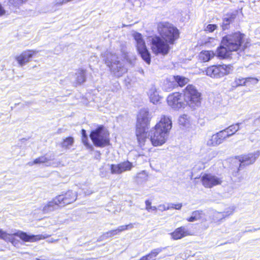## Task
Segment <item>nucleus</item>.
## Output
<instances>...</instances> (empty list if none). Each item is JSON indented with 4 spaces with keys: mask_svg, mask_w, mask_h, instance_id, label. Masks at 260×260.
I'll return each mask as SVG.
<instances>
[{
    "mask_svg": "<svg viewBox=\"0 0 260 260\" xmlns=\"http://www.w3.org/2000/svg\"><path fill=\"white\" fill-rule=\"evenodd\" d=\"M172 126L171 118L164 115L159 121L148 133V137L152 145L156 147L165 144L168 138Z\"/></svg>",
    "mask_w": 260,
    "mask_h": 260,
    "instance_id": "f257e3e1",
    "label": "nucleus"
},
{
    "mask_svg": "<svg viewBox=\"0 0 260 260\" xmlns=\"http://www.w3.org/2000/svg\"><path fill=\"white\" fill-rule=\"evenodd\" d=\"M77 193L72 190H69L64 194L59 195L49 202L43 207L42 211L44 213H48L59 207H64L75 201Z\"/></svg>",
    "mask_w": 260,
    "mask_h": 260,
    "instance_id": "f03ea898",
    "label": "nucleus"
},
{
    "mask_svg": "<svg viewBox=\"0 0 260 260\" xmlns=\"http://www.w3.org/2000/svg\"><path fill=\"white\" fill-rule=\"evenodd\" d=\"M103 60L110 71L116 77L122 76L127 70L115 53L107 51L103 54Z\"/></svg>",
    "mask_w": 260,
    "mask_h": 260,
    "instance_id": "7ed1b4c3",
    "label": "nucleus"
},
{
    "mask_svg": "<svg viewBox=\"0 0 260 260\" xmlns=\"http://www.w3.org/2000/svg\"><path fill=\"white\" fill-rule=\"evenodd\" d=\"M151 119L150 115H137L135 133L138 142L141 147L144 145L147 138V132Z\"/></svg>",
    "mask_w": 260,
    "mask_h": 260,
    "instance_id": "20e7f679",
    "label": "nucleus"
},
{
    "mask_svg": "<svg viewBox=\"0 0 260 260\" xmlns=\"http://www.w3.org/2000/svg\"><path fill=\"white\" fill-rule=\"evenodd\" d=\"M244 35L239 32L228 35L222 38L221 44L228 47L230 51H244L248 43L244 44Z\"/></svg>",
    "mask_w": 260,
    "mask_h": 260,
    "instance_id": "39448f33",
    "label": "nucleus"
},
{
    "mask_svg": "<svg viewBox=\"0 0 260 260\" xmlns=\"http://www.w3.org/2000/svg\"><path fill=\"white\" fill-rule=\"evenodd\" d=\"M158 31L162 39L170 44H174L179 38V31L173 24L168 22L160 23L158 25Z\"/></svg>",
    "mask_w": 260,
    "mask_h": 260,
    "instance_id": "423d86ee",
    "label": "nucleus"
},
{
    "mask_svg": "<svg viewBox=\"0 0 260 260\" xmlns=\"http://www.w3.org/2000/svg\"><path fill=\"white\" fill-rule=\"evenodd\" d=\"M201 96V93L192 85H187L184 90V101L192 109H196L200 106Z\"/></svg>",
    "mask_w": 260,
    "mask_h": 260,
    "instance_id": "0eeeda50",
    "label": "nucleus"
},
{
    "mask_svg": "<svg viewBox=\"0 0 260 260\" xmlns=\"http://www.w3.org/2000/svg\"><path fill=\"white\" fill-rule=\"evenodd\" d=\"M90 138L96 147H104L110 143L109 134L102 125L92 131Z\"/></svg>",
    "mask_w": 260,
    "mask_h": 260,
    "instance_id": "6e6552de",
    "label": "nucleus"
},
{
    "mask_svg": "<svg viewBox=\"0 0 260 260\" xmlns=\"http://www.w3.org/2000/svg\"><path fill=\"white\" fill-rule=\"evenodd\" d=\"M149 41L151 44L152 51L155 54L166 55L169 52L170 43L162 39L161 36L151 37L149 38Z\"/></svg>",
    "mask_w": 260,
    "mask_h": 260,
    "instance_id": "1a4fd4ad",
    "label": "nucleus"
},
{
    "mask_svg": "<svg viewBox=\"0 0 260 260\" xmlns=\"http://www.w3.org/2000/svg\"><path fill=\"white\" fill-rule=\"evenodd\" d=\"M15 236L19 237L20 239L24 242H36L42 239H45L48 237V236L46 235H30L27 234L25 232L19 231L12 234H10L8 237V239L7 240L8 241L11 242L12 244L15 246H16V245H17L19 243V241L15 239Z\"/></svg>",
    "mask_w": 260,
    "mask_h": 260,
    "instance_id": "9d476101",
    "label": "nucleus"
},
{
    "mask_svg": "<svg viewBox=\"0 0 260 260\" xmlns=\"http://www.w3.org/2000/svg\"><path fill=\"white\" fill-rule=\"evenodd\" d=\"M133 37L136 41L137 50L142 59L148 64L150 63V54L147 49L144 40L141 34L135 32Z\"/></svg>",
    "mask_w": 260,
    "mask_h": 260,
    "instance_id": "9b49d317",
    "label": "nucleus"
},
{
    "mask_svg": "<svg viewBox=\"0 0 260 260\" xmlns=\"http://www.w3.org/2000/svg\"><path fill=\"white\" fill-rule=\"evenodd\" d=\"M230 67L226 65L210 66L206 70V75L212 78H219L230 73Z\"/></svg>",
    "mask_w": 260,
    "mask_h": 260,
    "instance_id": "f8f14e48",
    "label": "nucleus"
},
{
    "mask_svg": "<svg viewBox=\"0 0 260 260\" xmlns=\"http://www.w3.org/2000/svg\"><path fill=\"white\" fill-rule=\"evenodd\" d=\"M259 155L260 151L257 150L253 153L239 156V161L240 162L239 170L242 168L243 167L253 164Z\"/></svg>",
    "mask_w": 260,
    "mask_h": 260,
    "instance_id": "ddd939ff",
    "label": "nucleus"
},
{
    "mask_svg": "<svg viewBox=\"0 0 260 260\" xmlns=\"http://www.w3.org/2000/svg\"><path fill=\"white\" fill-rule=\"evenodd\" d=\"M203 185L206 188H212L214 186L220 184L221 179L211 174H205L201 178Z\"/></svg>",
    "mask_w": 260,
    "mask_h": 260,
    "instance_id": "4468645a",
    "label": "nucleus"
},
{
    "mask_svg": "<svg viewBox=\"0 0 260 260\" xmlns=\"http://www.w3.org/2000/svg\"><path fill=\"white\" fill-rule=\"evenodd\" d=\"M133 167V164L127 160L118 164L111 165L110 170L112 174H120L124 172L130 171Z\"/></svg>",
    "mask_w": 260,
    "mask_h": 260,
    "instance_id": "2eb2a0df",
    "label": "nucleus"
},
{
    "mask_svg": "<svg viewBox=\"0 0 260 260\" xmlns=\"http://www.w3.org/2000/svg\"><path fill=\"white\" fill-rule=\"evenodd\" d=\"M168 105L174 109L183 108L185 105L182 102L181 95L179 92H175L169 95L167 98Z\"/></svg>",
    "mask_w": 260,
    "mask_h": 260,
    "instance_id": "dca6fc26",
    "label": "nucleus"
},
{
    "mask_svg": "<svg viewBox=\"0 0 260 260\" xmlns=\"http://www.w3.org/2000/svg\"><path fill=\"white\" fill-rule=\"evenodd\" d=\"M37 53L35 50H27L22 52L19 56L16 57L18 63L23 66L26 63L30 61L32 57Z\"/></svg>",
    "mask_w": 260,
    "mask_h": 260,
    "instance_id": "f3484780",
    "label": "nucleus"
},
{
    "mask_svg": "<svg viewBox=\"0 0 260 260\" xmlns=\"http://www.w3.org/2000/svg\"><path fill=\"white\" fill-rule=\"evenodd\" d=\"M171 235L172 239L177 240L190 235V232L186 227L182 226L177 228L171 234Z\"/></svg>",
    "mask_w": 260,
    "mask_h": 260,
    "instance_id": "a211bd4d",
    "label": "nucleus"
},
{
    "mask_svg": "<svg viewBox=\"0 0 260 260\" xmlns=\"http://www.w3.org/2000/svg\"><path fill=\"white\" fill-rule=\"evenodd\" d=\"M53 159V158H52L51 156H42L35 159L33 162H29L28 165L29 166H32L35 164H44L46 166H51L52 165L51 160Z\"/></svg>",
    "mask_w": 260,
    "mask_h": 260,
    "instance_id": "6ab92c4d",
    "label": "nucleus"
},
{
    "mask_svg": "<svg viewBox=\"0 0 260 260\" xmlns=\"http://www.w3.org/2000/svg\"><path fill=\"white\" fill-rule=\"evenodd\" d=\"M236 15L234 14L227 15L223 19L221 27L223 30L229 29L230 25L233 23L235 19Z\"/></svg>",
    "mask_w": 260,
    "mask_h": 260,
    "instance_id": "aec40b11",
    "label": "nucleus"
},
{
    "mask_svg": "<svg viewBox=\"0 0 260 260\" xmlns=\"http://www.w3.org/2000/svg\"><path fill=\"white\" fill-rule=\"evenodd\" d=\"M231 52L227 47L224 46L223 44H221V46L217 49L216 54L218 57L225 58L230 56Z\"/></svg>",
    "mask_w": 260,
    "mask_h": 260,
    "instance_id": "412c9836",
    "label": "nucleus"
},
{
    "mask_svg": "<svg viewBox=\"0 0 260 260\" xmlns=\"http://www.w3.org/2000/svg\"><path fill=\"white\" fill-rule=\"evenodd\" d=\"M165 248L159 247L154 249L151 252L145 256H143V260H156V257Z\"/></svg>",
    "mask_w": 260,
    "mask_h": 260,
    "instance_id": "4be33fe9",
    "label": "nucleus"
},
{
    "mask_svg": "<svg viewBox=\"0 0 260 260\" xmlns=\"http://www.w3.org/2000/svg\"><path fill=\"white\" fill-rule=\"evenodd\" d=\"M76 84L80 85L86 80V71L83 69L78 70L75 75Z\"/></svg>",
    "mask_w": 260,
    "mask_h": 260,
    "instance_id": "5701e85b",
    "label": "nucleus"
},
{
    "mask_svg": "<svg viewBox=\"0 0 260 260\" xmlns=\"http://www.w3.org/2000/svg\"><path fill=\"white\" fill-rule=\"evenodd\" d=\"M149 95L150 101L154 104H157L160 103L161 98L159 96L158 92L154 88H152L149 91Z\"/></svg>",
    "mask_w": 260,
    "mask_h": 260,
    "instance_id": "b1692460",
    "label": "nucleus"
},
{
    "mask_svg": "<svg viewBox=\"0 0 260 260\" xmlns=\"http://www.w3.org/2000/svg\"><path fill=\"white\" fill-rule=\"evenodd\" d=\"M222 143L220 137L217 134L213 135L207 141V145L209 146H216Z\"/></svg>",
    "mask_w": 260,
    "mask_h": 260,
    "instance_id": "393cba45",
    "label": "nucleus"
},
{
    "mask_svg": "<svg viewBox=\"0 0 260 260\" xmlns=\"http://www.w3.org/2000/svg\"><path fill=\"white\" fill-rule=\"evenodd\" d=\"M178 122L182 128H187L190 125V120L188 118V115H181L178 119Z\"/></svg>",
    "mask_w": 260,
    "mask_h": 260,
    "instance_id": "a878e982",
    "label": "nucleus"
},
{
    "mask_svg": "<svg viewBox=\"0 0 260 260\" xmlns=\"http://www.w3.org/2000/svg\"><path fill=\"white\" fill-rule=\"evenodd\" d=\"M214 53L210 51H202L200 54V58L203 61L206 62L210 60L214 56Z\"/></svg>",
    "mask_w": 260,
    "mask_h": 260,
    "instance_id": "bb28decb",
    "label": "nucleus"
},
{
    "mask_svg": "<svg viewBox=\"0 0 260 260\" xmlns=\"http://www.w3.org/2000/svg\"><path fill=\"white\" fill-rule=\"evenodd\" d=\"M202 211L196 210L192 212L190 217L187 219V220L189 222H194L197 221L201 218Z\"/></svg>",
    "mask_w": 260,
    "mask_h": 260,
    "instance_id": "cd10ccee",
    "label": "nucleus"
},
{
    "mask_svg": "<svg viewBox=\"0 0 260 260\" xmlns=\"http://www.w3.org/2000/svg\"><path fill=\"white\" fill-rule=\"evenodd\" d=\"M74 139L69 137L64 139L61 144V146L66 149H69L74 143Z\"/></svg>",
    "mask_w": 260,
    "mask_h": 260,
    "instance_id": "c85d7f7f",
    "label": "nucleus"
},
{
    "mask_svg": "<svg viewBox=\"0 0 260 260\" xmlns=\"http://www.w3.org/2000/svg\"><path fill=\"white\" fill-rule=\"evenodd\" d=\"M147 179V174L145 171H143L137 174L136 181L138 183H142Z\"/></svg>",
    "mask_w": 260,
    "mask_h": 260,
    "instance_id": "c756f323",
    "label": "nucleus"
},
{
    "mask_svg": "<svg viewBox=\"0 0 260 260\" xmlns=\"http://www.w3.org/2000/svg\"><path fill=\"white\" fill-rule=\"evenodd\" d=\"M228 133L231 134V136L234 135L238 129H239V124L237 123L235 124H233L228 128H225Z\"/></svg>",
    "mask_w": 260,
    "mask_h": 260,
    "instance_id": "7c9ffc66",
    "label": "nucleus"
},
{
    "mask_svg": "<svg viewBox=\"0 0 260 260\" xmlns=\"http://www.w3.org/2000/svg\"><path fill=\"white\" fill-rule=\"evenodd\" d=\"M217 134L220 137L222 143L223 142L225 139L231 136V134H230V133H228V131H227L226 129L222 130L217 133Z\"/></svg>",
    "mask_w": 260,
    "mask_h": 260,
    "instance_id": "2f4dec72",
    "label": "nucleus"
},
{
    "mask_svg": "<svg viewBox=\"0 0 260 260\" xmlns=\"http://www.w3.org/2000/svg\"><path fill=\"white\" fill-rule=\"evenodd\" d=\"M176 81L179 86H183L187 84L188 82V79L186 78L177 76L175 77Z\"/></svg>",
    "mask_w": 260,
    "mask_h": 260,
    "instance_id": "473e14b6",
    "label": "nucleus"
},
{
    "mask_svg": "<svg viewBox=\"0 0 260 260\" xmlns=\"http://www.w3.org/2000/svg\"><path fill=\"white\" fill-rule=\"evenodd\" d=\"M217 155V151L210 149V150L208 151V154L206 155V157L205 158L204 161L205 162L211 160L212 158H214Z\"/></svg>",
    "mask_w": 260,
    "mask_h": 260,
    "instance_id": "72a5a7b5",
    "label": "nucleus"
},
{
    "mask_svg": "<svg viewBox=\"0 0 260 260\" xmlns=\"http://www.w3.org/2000/svg\"><path fill=\"white\" fill-rule=\"evenodd\" d=\"M82 141L83 144L86 147V148L88 149L93 150V146L88 142V137H84L82 138Z\"/></svg>",
    "mask_w": 260,
    "mask_h": 260,
    "instance_id": "f704fd0d",
    "label": "nucleus"
},
{
    "mask_svg": "<svg viewBox=\"0 0 260 260\" xmlns=\"http://www.w3.org/2000/svg\"><path fill=\"white\" fill-rule=\"evenodd\" d=\"M146 204V210H147L148 212H150L151 210L155 211L157 209V208L155 206H152L151 205V203L149 200H146L145 201Z\"/></svg>",
    "mask_w": 260,
    "mask_h": 260,
    "instance_id": "c9c22d12",
    "label": "nucleus"
},
{
    "mask_svg": "<svg viewBox=\"0 0 260 260\" xmlns=\"http://www.w3.org/2000/svg\"><path fill=\"white\" fill-rule=\"evenodd\" d=\"M217 28V26L216 24H208L205 28L206 31L209 32H212Z\"/></svg>",
    "mask_w": 260,
    "mask_h": 260,
    "instance_id": "e433bc0d",
    "label": "nucleus"
},
{
    "mask_svg": "<svg viewBox=\"0 0 260 260\" xmlns=\"http://www.w3.org/2000/svg\"><path fill=\"white\" fill-rule=\"evenodd\" d=\"M235 208L234 207H230L226 208L225 211L223 212V213H224L225 217L232 214Z\"/></svg>",
    "mask_w": 260,
    "mask_h": 260,
    "instance_id": "4c0bfd02",
    "label": "nucleus"
},
{
    "mask_svg": "<svg viewBox=\"0 0 260 260\" xmlns=\"http://www.w3.org/2000/svg\"><path fill=\"white\" fill-rule=\"evenodd\" d=\"M168 207H171V209H175L177 210H180L182 207V203H179V204L169 203V204H168Z\"/></svg>",
    "mask_w": 260,
    "mask_h": 260,
    "instance_id": "58836bf2",
    "label": "nucleus"
},
{
    "mask_svg": "<svg viewBox=\"0 0 260 260\" xmlns=\"http://www.w3.org/2000/svg\"><path fill=\"white\" fill-rule=\"evenodd\" d=\"M258 81V80L256 78H252V77H247L245 78L244 81H243V83H246V82H252L254 84H256Z\"/></svg>",
    "mask_w": 260,
    "mask_h": 260,
    "instance_id": "ea45409f",
    "label": "nucleus"
},
{
    "mask_svg": "<svg viewBox=\"0 0 260 260\" xmlns=\"http://www.w3.org/2000/svg\"><path fill=\"white\" fill-rule=\"evenodd\" d=\"M10 234H7L2 230L0 229V238L7 241Z\"/></svg>",
    "mask_w": 260,
    "mask_h": 260,
    "instance_id": "a19ab883",
    "label": "nucleus"
},
{
    "mask_svg": "<svg viewBox=\"0 0 260 260\" xmlns=\"http://www.w3.org/2000/svg\"><path fill=\"white\" fill-rule=\"evenodd\" d=\"M92 192L91 190H89L88 189H86L85 188H83L80 191H78V194L79 195H81L82 194H84L85 196L89 195L91 194Z\"/></svg>",
    "mask_w": 260,
    "mask_h": 260,
    "instance_id": "79ce46f5",
    "label": "nucleus"
},
{
    "mask_svg": "<svg viewBox=\"0 0 260 260\" xmlns=\"http://www.w3.org/2000/svg\"><path fill=\"white\" fill-rule=\"evenodd\" d=\"M245 78H239L236 79L235 82L236 83L237 85L242 86L245 84V83H243V81H244Z\"/></svg>",
    "mask_w": 260,
    "mask_h": 260,
    "instance_id": "37998d69",
    "label": "nucleus"
},
{
    "mask_svg": "<svg viewBox=\"0 0 260 260\" xmlns=\"http://www.w3.org/2000/svg\"><path fill=\"white\" fill-rule=\"evenodd\" d=\"M214 216L217 218L221 219L225 218L224 213L223 212H216L214 213Z\"/></svg>",
    "mask_w": 260,
    "mask_h": 260,
    "instance_id": "c03bdc74",
    "label": "nucleus"
},
{
    "mask_svg": "<svg viewBox=\"0 0 260 260\" xmlns=\"http://www.w3.org/2000/svg\"><path fill=\"white\" fill-rule=\"evenodd\" d=\"M112 237L110 231H108L104 233L101 237V240L106 239L108 238Z\"/></svg>",
    "mask_w": 260,
    "mask_h": 260,
    "instance_id": "a18cd8bd",
    "label": "nucleus"
},
{
    "mask_svg": "<svg viewBox=\"0 0 260 260\" xmlns=\"http://www.w3.org/2000/svg\"><path fill=\"white\" fill-rule=\"evenodd\" d=\"M158 209L159 210L162 211L171 209V207H168V205L166 206L165 205L161 204L158 206Z\"/></svg>",
    "mask_w": 260,
    "mask_h": 260,
    "instance_id": "49530a36",
    "label": "nucleus"
},
{
    "mask_svg": "<svg viewBox=\"0 0 260 260\" xmlns=\"http://www.w3.org/2000/svg\"><path fill=\"white\" fill-rule=\"evenodd\" d=\"M118 234L121 232H123L124 231L126 230V228L125 226V225H121L118 227V228L116 229Z\"/></svg>",
    "mask_w": 260,
    "mask_h": 260,
    "instance_id": "de8ad7c7",
    "label": "nucleus"
},
{
    "mask_svg": "<svg viewBox=\"0 0 260 260\" xmlns=\"http://www.w3.org/2000/svg\"><path fill=\"white\" fill-rule=\"evenodd\" d=\"M149 112L148 109L146 108H144L141 109L139 114H148Z\"/></svg>",
    "mask_w": 260,
    "mask_h": 260,
    "instance_id": "09e8293b",
    "label": "nucleus"
},
{
    "mask_svg": "<svg viewBox=\"0 0 260 260\" xmlns=\"http://www.w3.org/2000/svg\"><path fill=\"white\" fill-rule=\"evenodd\" d=\"M16 6L22 4L24 2L26 1V0H12Z\"/></svg>",
    "mask_w": 260,
    "mask_h": 260,
    "instance_id": "8fccbe9b",
    "label": "nucleus"
},
{
    "mask_svg": "<svg viewBox=\"0 0 260 260\" xmlns=\"http://www.w3.org/2000/svg\"><path fill=\"white\" fill-rule=\"evenodd\" d=\"M111 234V236L113 237L115 235L118 234V233L116 229L110 231Z\"/></svg>",
    "mask_w": 260,
    "mask_h": 260,
    "instance_id": "3c124183",
    "label": "nucleus"
},
{
    "mask_svg": "<svg viewBox=\"0 0 260 260\" xmlns=\"http://www.w3.org/2000/svg\"><path fill=\"white\" fill-rule=\"evenodd\" d=\"M125 226L126 228V230H128V229H132L134 228V225H133V223H129L127 225H125Z\"/></svg>",
    "mask_w": 260,
    "mask_h": 260,
    "instance_id": "603ef678",
    "label": "nucleus"
},
{
    "mask_svg": "<svg viewBox=\"0 0 260 260\" xmlns=\"http://www.w3.org/2000/svg\"><path fill=\"white\" fill-rule=\"evenodd\" d=\"M254 123L257 126H260V116L258 118L255 120Z\"/></svg>",
    "mask_w": 260,
    "mask_h": 260,
    "instance_id": "864d4df0",
    "label": "nucleus"
},
{
    "mask_svg": "<svg viewBox=\"0 0 260 260\" xmlns=\"http://www.w3.org/2000/svg\"><path fill=\"white\" fill-rule=\"evenodd\" d=\"M81 134H82V138L84 137H87V135L86 134V132L84 129H82Z\"/></svg>",
    "mask_w": 260,
    "mask_h": 260,
    "instance_id": "5fc2aeb1",
    "label": "nucleus"
},
{
    "mask_svg": "<svg viewBox=\"0 0 260 260\" xmlns=\"http://www.w3.org/2000/svg\"><path fill=\"white\" fill-rule=\"evenodd\" d=\"M4 13H5V11L2 8L1 5H0V16L3 15L4 14Z\"/></svg>",
    "mask_w": 260,
    "mask_h": 260,
    "instance_id": "6e6d98bb",
    "label": "nucleus"
},
{
    "mask_svg": "<svg viewBox=\"0 0 260 260\" xmlns=\"http://www.w3.org/2000/svg\"><path fill=\"white\" fill-rule=\"evenodd\" d=\"M96 153H97V155H96L95 157L97 158V159H100L101 158V153L100 151H96Z\"/></svg>",
    "mask_w": 260,
    "mask_h": 260,
    "instance_id": "4d7b16f0",
    "label": "nucleus"
}]
</instances>
